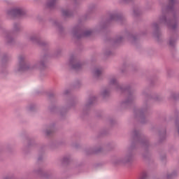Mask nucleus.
<instances>
[{"label": "nucleus", "instance_id": "obj_10", "mask_svg": "<svg viewBox=\"0 0 179 179\" xmlns=\"http://www.w3.org/2000/svg\"><path fill=\"white\" fill-rule=\"evenodd\" d=\"M78 101L75 99H70L67 101L66 107H63L60 109L59 114L62 118H64L65 115H66V113H68V110L69 108H72V107H75L76 104H77Z\"/></svg>", "mask_w": 179, "mask_h": 179}, {"label": "nucleus", "instance_id": "obj_45", "mask_svg": "<svg viewBox=\"0 0 179 179\" xmlns=\"http://www.w3.org/2000/svg\"><path fill=\"white\" fill-rule=\"evenodd\" d=\"M3 179H12L10 176H5Z\"/></svg>", "mask_w": 179, "mask_h": 179}, {"label": "nucleus", "instance_id": "obj_47", "mask_svg": "<svg viewBox=\"0 0 179 179\" xmlns=\"http://www.w3.org/2000/svg\"><path fill=\"white\" fill-rule=\"evenodd\" d=\"M31 144H30V140H29L28 146H31Z\"/></svg>", "mask_w": 179, "mask_h": 179}, {"label": "nucleus", "instance_id": "obj_2", "mask_svg": "<svg viewBox=\"0 0 179 179\" xmlns=\"http://www.w3.org/2000/svg\"><path fill=\"white\" fill-rule=\"evenodd\" d=\"M178 0H169L166 6L162 7V14L159 17L158 22L152 24L153 36L157 41H162V31H160V24L168 26L171 30H176L178 26V16H177V10L174 6L178 3Z\"/></svg>", "mask_w": 179, "mask_h": 179}, {"label": "nucleus", "instance_id": "obj_52", "mask_svg": "<svg viewBox=\"0 0 179 179\" xmlns=\"http://www.w3.org/2000/svg\"><path fill=\"white\" fill-rule=\"evenodd\" d=\"M0 28H1V25H0Z\"/></svg>", "mask_w": 179, "mask_h": 179}, {"label": "nucleus", "instance_id": "obj_25", "mask_svg": "<svg viewBox=\"0 0 179 179\" xmlns=\"http://www.w3.org/2000/svg\"><path fill=\"white\" fill-rule=\"evenodd\" d=\"M107 27V22H101L97 27L96 31H101V30H104Z\"/></svg>", "mask_w": 179, "mask_h": 179}, {"label": "nucleus", "instance_id": "obj_38", "mask_svg": "<svg viewBox=\"0 0 179 179\" xmlns=\"http://www.w3.org/2000/svg\"><path fill=\"white\" fill-rule=\"evenodd\" d=\"M75 86H76V87H80V81H79V80L76 81Z\"/></svg>", "mask_w": 179, "mask_h": 179}, {"label": "nucleus", "instance_id": "obj_41", "mask_svg": "<svg viewBox=\"0 0 179 179\" xmlns=\"http://www.w3.org/2000/svg\"><path fill=\"white\" fill-rule=\"evenodd\" d=\"M64 96H66V94H69V90H66L64 92Z\"/></svg>", "mask_w": 179, "mask_h": 179}, {"label": "nucleus", "instance_id": "obj_26", "mask_svg": "<svg viewBox=\"0 0 179 179\" xmlns=\"http://www.w3.org/2000/svg\"><path fill=\"white\" fill-rule=\"evenodd\" d=\"M103 99H107L110 96V90L105 89L101 93Z\"/></svg>", "mask_w": 179, "mask_h": 179}, {"label": "nucleus", "instance_id": "obj_48", "mask_svg": "<svg viewBox=\"0 0 179 179\" xmlns=\"http://www.w3.org/2000/svg\"><path fill=\"white\" fill-rule=\"evenodd\" d=\"M44 148H45V146L41 147V150H43V149H44Z\"/></svg>", "mask_w": 179, "mask_h": 179}, {"label": "nucleus", "instance_id": "obj_27", "mask_svg": "<svg viewBox=\"0 0 179 179\" xmlns=\"http://www.w3.org/2000/svg\"><path fill=\"white\" fill-rule=\"evenodd\" d=\"M176 176H177V171H173L171 173H168L166 175V179H173V178H176Z\"/></svg>", "mask_w": 179, "mask_h": 179}, {"label": "nucleus", "instance_id": "obj_39", "mask_svg": "<svg viewBox=\"0 0 179 179\" xmlns=\"http://www.w3.org/2000/svg\"><path fill=\"white\" fill-rule=\"evenodd\" d=\"M48 97H49V99H52V98L55 97V94H54L53 93L49 94Z\"/></svg>", "mask_w": 179, "mask_h": 179}, {"label": "nucleus", "instance_id": "obj_4", "mask_svg": "<svg viewBox=\"0 0 179 179\" xmlns=\"http://www.w3.org/2000/svg\"><path fill=\"white\" fill-rule=\"evenodd\" d=\"M50 55L48 53H44L40 57L35 64L30 66V63L26 59V57L20 55L18 57V68L17 72H24V71H30L31 69H39L40 71H44L47 69V62Z\"/></svg>", "mask_w": 179, "mask_h": 179}, {"label": "nucleus", "instance_id": "obj_22", "mask_svg": "<svg viewBox=\"0 0 179 179\" xmlns=\"http://www.w3.org/2000/svg\"><path fill=\"white\" fill-rule=\"evenodd\" d=\"M177 41V35L173 36L171 35L169 40V45L171 48H174L176 47V42Z\"/></svg>", "mask_w": 179, "mask_h": 179}, {"label": "nucleus", "instance_id": "obj_36", "mask_svg": "<svg viewBox=\"0 0 179 179\" xmlns=\"http://www.w3.org/2000/svg\"><path fill=\"white\" fill-rule=\"evenodd\" d=\"M112 55H113V52H111V51L110 50H107L106 52H105V55H106V57H108Z\"/></svg>", "mask_w": 179, "mask_h": 179}, {"label": "nucleus", "instance_id": "obj_24", "mask_svg": "<svg viewBox=\"0 0 179 179\" xmlns=\"http://www.w3.org/2000/svg\"><path fill=\"white\" fill-rule=\"evenodd\" d=\"M9 59H10V55L5 53L3 55L2 58H1V63L2 65H5L6 62H8V61H9Z\"/></svg>", "mask_w": 179, "mask_h": 179}, {"label": "nucleus", "instance_id": "obj_13", "mask_svg": "<svg viewBox=\"0 0 179 179\" xmlns=\"http://www.w3.org/2000/svg\"><path fill=\"white\" fill-rule=\"evenodd\" d=\"M109 20L117 22L120 24H124L125 22V17L121 13H111L109 15Z\"/></svg>", "mask_w": 179, "mask_h": 179}, {"label": "nucleus", "instance_id": "obj_37", "mask_svg": "<svg viewBox=\"0 0 179 179\" xmlns=\"http://www.w3.org/2000/svg\"><path fill=\"white\" fill-rule=\"evenodd\" d=\"M160 159L162 162H166V155H161Z\"/></svg>", "mask_w": 179, "mask_h": 179}, {"label": "nucleus", "instance_id": "obj_6", "mask_svg": "<svg viewBox=\"0 0 179 179\" xmlns=\"http://www.w3.org/2000/svg\"><path fill=\"white\" fill-rule=\"evenodd\" d=\"M124 40H127L131 44L135 45L138 41H139V38L138 36L134 35L128 31H125L122 34L116 36L115 40L112 41V43L114 44V45H117V44H121Z\"/></svg>", "mask_w": 179, "mask_h": 179}, {"label": "nucleus", "instance_id": "obj_17", "mask_svg": "<svg viewBox=\"0 0 179 179\" xmlns=\"http://www.w3.org/2000/svg\"><path fill=\"white\" fill-rule=\"evenodd\" d=\"M94 79L99 80L103 78V70L101 69H95L93 71Z\"/></svg>", "mask_w": 179, "mask_h": 179}, {"label": "nucleus", "instance_id": "obj_21", "mask_svg": "<svg viewBox=\"0 0 179 179\" xmlns=\"http://www.w3.org/2000/svg\"><path fill=\"white\" fill-rule=\"evenodd\" d=\"M62 15L64 19H68L73 16V12L71 11V10H62Z\"/></svg>", "mask_w": 179, "mask_h": 179}, {"label": "nucleus", "instance_id": "obj_16", "mask_svg": "<svg viewBox=\"0 0 179 179\" xmlns=\"http://www.w3.org/2000/svg\"><path fill=\"white\" fill-rule=\"evenodd\" d=\"M50 22L52 25L55 26V27L57 28V31L61 34V36H63V34H65V29H64V27H62V24L61 22H59L57 20H50Z\"/></svg>", "mask_w": 179, "mask_h": 179}, {"label": "nucleus", "instance_id": "obj_42", "mask_svg": "<svg viewBox=\"0 0 179 179\" xmlns=\"http://www.w3.org/2000/svg\"><path fill=\"white\" fill-rule=\"evenodd\" d=\"M124 3H129V2H132V0H122Z\"/></svg>", "mask_w": 179, "mask_h": 179}, {"label": "nucleus", "instance_id": "obj_44", "mask_svg": "<svg viewBox=\"0 0 179 179\" xmlns=\"http://www.w3.org/2000/svg\"><path fill=\"white\" fill-rule=\"evenodd\" d=\"M43 160V157H38V162H41Z\"/></svg>", "mask_w": 179, "mask_h": 179}, {"label": "nucleus", "instance_id": "obj_51", "mask_svg": "<svg viewBox=\"0 0 179 179\" xmlns=\"http://www.w3.org/2000/svg\"><path fill=\"white\" fill-rule=\"evenodd\" d=\"M103 135H106V134H105V133H103Z\"/></svg>", "mask_w": 179, "mask_h": 179}, {"label": "nucleus", "instance_id": "obj_14", "mask_svg": "<svg viewBox=\"0 0 179 179\" xmlns=\"http://www.w3.org/2000/svg\"><path fill=\"white\" fill-rule=\"evenodd\" d=\"M96 103L95 96H91L88 99L86 103L84 105L83 108V113L84 115H86L89 111H90V108H92V106Z\"/></svg>", "mask_w": 179, "mask_h": 179}, {"label": "nucleus", "instance_id": "obj_15", "mask_svg": "<svg viewBox=\"0 0 179 179\" xmlns=\"http://www.w3.org/2000/svg\"><path fill=\"white\" fill-rule=\"evenodd\" d=\"M103 150V148L101 146L98 147H90L85 150V154L87 156L90 155H96L97 153H100Z\"/></svg>", "mask_w": 179, "mask_h": 179}, {"label": "nucleus", "instance_id": "obj_12", "mask_svg": "<svg viewBox=\"0 0 179 179\" xmlns=\"http://www.w3.org/2000/svg\"><path fill=\"white\" fill-rule=\"evenodd\" d=\"M29 41L34 44H36V45H38L39 47H41V48H47V47L49 45L48 42L42 41L41 38L37 35H32L29 36Z\"/></svg>", "mask_w": 179, "mask_h": 179}, {"label": "nucleus", "instance_id": "obj_46", "mask_svg": "<svg viewBox=\"0 0 179 179\" xmlns=\"http://www.w3.org/2000/svg\"><path fill=\"white\" fill-rule=\"evenodd\" d=\"M173 118H174V117H173V115L170 116V117H169V120H170V121H172V120H173Z\"/></svg>", "mask_w": 179, "mask_h": 179}, {"label": "nucleus", "instance_id": "obj_29", "mask_svg": "<svg viewBox=\"0 0 179 179\" xmlns=\"http://www.w3.org/2000/svg\"><path fill=\"white\" fill-rule=\"evenodd\" d=\"M171 97L172 100H178V99H179V93H174V92H173L171 94Z\"/></svg>", "mask_w": 179, "mask_h": 179}, {"label": "nucleus", "instance_id": "obj_35", "mask_svg": "<svg viewBox=\"0 0 179 179\" xmlns=\"http://www.w3.org/2000/svg\"><path fill=\"white\" fill-rule=\"evenodd\" d=\"M35 108H36V106L35 105H30L29 107V111H34Z\"/></svg>", "mask_w": 179, "mask_h": 179}, {"label": "nucleus", "instance_id": "obj_11", "mask_svg": "<svg viewBox=\"0 0 179 179\" xmlns=\"http://www.w3.org/2000/svg\"><path fill=\"white\" fill-rule=\"evenodd\" d=\"M69 66L74 71H80V69L83 66V64L78 60V57L71 55L69 60Z\"/></svg>", "mask_w": 179, "mask_h": 179}, {"label": "nucleus", "instance_id": "obj_19", "mask_svg": "<svg viewBox=\"0 0 179 179\" xmlns=\"http://www.w3.org/2000/svg\"><path fill=\"white\" fill-rule=\"evenodd\" d=\"M34 176H37L38 177H43L45 178H48V173L43 172L42 169H38L34 170Z\"/></svg>", "mask_w": 179, "mask_h": 179}, {"label": "nucleus", "instance_id": "obj_7", "mask_svg": "<svg viewBox=\"0 0 179 179\" xmlns=\"http://www.w3.org/2000/svg\"><path fill=\"white\" fill-rule=\"evenodd\" d=\"M71 34L74 38L79 40L80 38H83V37H90V35L93 34V30H85L82 27L76 25L73 28Z\"/></svg>", "mask_w": 179, "mask_h": 179}, {"label": "nucleus", "instance_id": "obj_34", "mask_svg": "<svg viewBox=\"0 0 179 179\" xmlns=\"http://www.w3.org/2000/svg\"><path fill=\"white\" fill-rule=\"evenodd\" d=\"M173 115L175 118H179V110L176 109L173 112Z\"/></svg>", "mask_w": 179, "mask_h": 179}, {"label": "nucleus", "instance_id": "obj_43", "mask_svg": "<svg viewBox=\"0 0 179 179\" xmlns=\"http://www.w3.org/2000/svg\"><path fill=\"white\" fill-rule=\"evenodd\" d=\"M110 124L111 125H114V124H115V120H110Z\"/></svg>", "mask_w": 179, "mask_h": 179}, {"label": "nucleus", "instance_id": "obj_40", "mask_svg": "<svg viewBox=\"0 0 179 179\" xmlns=\"http://www.w3.org/2000/svg\"><path fill=\"white\" fill-rule=\"evenodd\" d=\"M5 150H6V152H10V150H12V148H10V146H8L5 148Z\"/></svg>", "mask_w": 179, "mask_h": 179}, {"label": "nucleus", "instance_id": "obj_28", "mask_svg": "<svg viewBox=\"0 0 179 179\" xmlns=\"http://www.w3.org/2000/svg\"><path fill=\"white\" fill-rule=\"evenodd\" d=\"M94 10H96V4H90L88 6L89 13H92V12H94Z\"/></svg>", "mask_w": 179, "mask_h": 179}, {"label": "nucleus", "instance_id": "obj_23", "mask_svg": "<svg viewBox=\"0 0 179 179\" xmlns=\"http://www.w3.org/2000/svg\"><path fill=\"white\" fill-rule=\"evenodd\" d=\"M58 0H48L46 3V8L48 9H52L55 6Z\"/></svg>", "mask_w": 179, "mask_h": 179}, {"label": "nucleus", "instance_id": "obj_31", "mask_svg": "<svg viewBox=\"0 0 179 179\" xmlns=\"http://www.w3.org/2000/svg\"><path fill=\"white\" fill-rule=\"evenodd\" d=\"M148 173L143 171L140 176V179H148Z\"/></svg>", "mask_w": 179, "mask_h": 179}, {"label": "nucleus", "instance_id": "obj_32", "mask_svg": "<svg viewBox=\"0 0 179 179\" xmlns=\"http://www.w3.org/2000/svg\"><path fill=\"white\" fill-rule=\"evenodd\" d=\"M69 162H71V158H69V157H64L63 158V163H64V164H68Z\"/></svg>", "mask_w": 179, "mask_h": 179}, {"label": "nucleus", "instance_id": "obj_3", "mask_svg": "<svg viewBox=\"0 0 179 179\" xmlns=\"http://www.w3.org/2000/svg\"><path fill=\"white\" fill-rule=\"evenodd\" d=\"M109 85L112 89H115V90H117V92H121L122 93H126V94H127L126 99L120 103V107L122 108H129V107L134 104L136 96L135 95V92L133 91L129 85L126 87L121 85L115 78H113L110 80Z\"/></svg>", "mask_w": 179, "mask_h": 179}, {"label": "nucleus", "instance_id": "obj_30", "mask_svg": "<svg viewBox=\"0 0 179 179\" xmlns=\"http://www.w3.org/2000/svg\"><path fill=\"white\" fill-rule=\"evenodd\" d=\"M133 15L134 16H139V15H141V10L139 8H135Z\"/></svg>", "mask_w": 179, "mask_h": 179}, {"label": "nucleus", "instance_id": "obj_1", "mask_svg": "<svg viewBox=\"0 0 179 179\" xmlns=\"http://www.w3.org/2000/svg\"><path fill=\"white\" fill-rule=\"evenodd\" d=\"M137 148H142L144 149L145 152L143 154V159L144 160H149L150 159V152L148 149L150 148V143L149 139L141 131L134 129L131 133V144L127 148V151L123 157L117 158L113 162L114 164L122 166H127V164H132L135 160V149Z\"/></svg>", "mask_w": 179, "mask_h": 179}, {"label": "nucleus", "instance_id": "obj_50", "mask_svg": "<svg viewBox=\"0 0 179 179\" xmlns=\"http://www.w3.org/2000/svg\"><path fill=\"white\" fill-rule=\"evenodd\" d=\"M152 131H155V127H152Z\"/></svg>", "mask_w": 179, "mask_h": 179}, {"label": "nucleus", "instance_id": "obj_5", "mask_svg": "<svg viewBox=\"0 0 179 179\" xmlns=\"http://www.w3.org/2000/svg\"><path fill=\"white\" fill-rule=\"evenodd\" d=\"M143 97H145V101L143 102V108L141 109H135L134 110V118L138 120L141 124H146L149 120L146 115H148V110H149V105L148 104V100L153 99L155 101H159L160 100V96H151L148 94V90H145L142 93Z\"/></svg>", "mask_w": 179, "mask_h": 179}, {"label": "nucleus", "instance_id": "obj_18", "mask_svg": "<svg viewBox=\"0 0 179 179\" xmlns=\"http://www.w3.org/2000/svg\"><path fill=\"white\" fill-rule=\"evenodd\" d=\"M55 131V124H51L46 130H45V135L46 136H51Z\"/></svg>", "mask_w": 179, "mask_h": 179}, {"label": "nucleus", "instance_id": "obj_49", "mask_svg": "<svg viewBox=\"0 0 179 179\" xmlns=\"http://www.w3.org/2000/svg\"><path fill=\"white\" fill-rule=\"evenodd\" d=\"M169 72H170V71H168V76H170Z\"/></svg>", "mask_w": 179, "mask_h": 179}, {"label": "nucleus", "instance_id": "obj_20", "mask_svg": "<svg viewBox=\"0 0 179 179\" xmlns=\"http://www.w3.org/2000/svg\"><path fill=\"white\" fill-rule=\"evenodd\" d=\"M158 135L159 138V143L163 142L167 136L166 134V128L161 129L158 131Z\"/></svg>", "mask_w": 179, "mask_h": 179}, {"label": "nucleus", "instance_id": "obj_9", "mask_svg": "<svg viewBox=\"0 0 179 179\" xmlns=\"http://www.w3.org/2000/svg\"><path fill=\"white\" fill-rule=\"evenodd\" d=\"M26 10L23 8H15L7 11V15L10 17H23L26 16Z\"/></svg>", "mask_w": 179, "mask_h": 179}, {"label": "nucleus", "instance_id": "obj_8", "mask_svg": "<svg viewBox=\"0 0 179 179\" xmlns=\"http://www.w3.org/2000/svg\"><path fill=\"white\" fill-rule=\"evenodd\" d=\"M22 30V27H20V24L17 22H15L13 25V29L10 31L5 32V40L6 44L8 45H13L15 44V38L12 36L16 34V33H19Z\"/></svg>", "mask_w": 179, "mask_h": 179}, {"label": "nucleus", "instance_id": "obj_33", "mask_svg": "<svg viewBox=\"0 0 179 179\" xmlns=\"http://www.w3.org/2000/svg\"><path fill=\"white\" fill-rule=\"evenodd\" d=\"M49 110H50V113H55L56 111H57L58 108L53 106H50L49 108Z\"/></svg>", "mask_w": 179, "mask_h": 179}]
</instances>
